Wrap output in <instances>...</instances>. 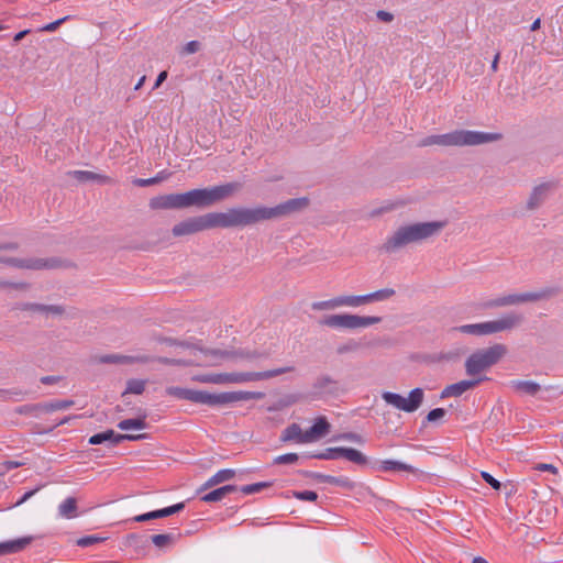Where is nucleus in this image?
<instances>
[{
    "label": "nucleus",
    "instance_id": "obj_20",
    "mask_svg": "<svg viewBox=\"0 0 563 563\" xmlns=\"http://www.w3.org/2000/svg\"><path fill=\"white\" fill-rule=\"evenodd\" d=\"M488 379L487 377H479L476 379H464L460 380L457 383L451 384L446 386L441 391V398H448V397H460L465 391L476 387L479 383L483 380Z\"/></svg>",
    "mask_w": 563,
    "mask_h": 563
},
{
    "label": "nucleus",
    "instance_id": "obj_45",
    "mask_svg": "<svg viewBox=\"0 0 563 563\" xmlns=\"http://www.w3.org/2000/svg\"><path fill=\"white\" fill-rule=\"evenodd\" d=\"M360 343L356 342L355 340L351 339L349 341H346L345 343L343 344H340L338 347H336V353L339 355H343V354H346V353H351V352H355L360 349Z\"/></svg>",
    "mask_w": 563,
    "mask_h": 563
},
{
    "label": "nucleus",
    "instance_id": "obj_17",
    "mask_svg": "<svg viewBox=\"0 0 563 563\" xmlns=\"http://www.w3.org/2000/svg\"><path fill=\"white\" fill-rule=\"evenodd\" d=\"M241 188L242 185L236 181L227 183L210 188H205L206 208L230 198L234 192L239 191Z\"/></svg>",
    "mask_w": 563,
    "mask_h": 563
},
{
    "label": "nucleus",
    "instance_id": "obj_60",
    "mask_svg": "<svg viewBox=\"0 0 563 563\" xmlns=\"http://www.w3.org/2000/svg\"><path fill=\"white\" fill-rule=\"evenodd\" d=\"M536 470L538 471H541V472H551L553 474H556L558 473V468L552 465V464H545V463H539L537 466H536Z\"/></svg>",
    "mask_w": 563,
    "mask_h": 563
},
{
    "label": "nucleus",
    "instance_id": "obj_31",
    "mask_svg": "<svg viewBox=\"0 0 563 563\" xmlns=\"http://www.w3.org/2000/svg\"><path fill=\"white\" fill-rule=\"evenodd\" d=\"M77 501L74 497L66 498L59 506H58V514L63 518L71 519L77 516Z\"/></svg>",
    "mask_w": 563,
    "mask_h": 563
},
{
    "label": "nucleus",
    "instance_id": "obj_14",
    "mask_svg": "<svg viewBox=\"0 0 563 563\" xmlns=\"http://www.w3.org/2000/svg\"><path fill=\"white\" fill-rule=\"evenodd\" d=\"M510 387L520 395H528V396H538L539 393L545 391L549 394L550 397H559L563 394V389L560 386H545L542 387L536 382L532 380H521V379H515L510 382ZM541 399H548V397H540Z\"/></svg>",
    "mask_w": 563,
    "mask_h": 563
},
{
    "label": "nucleus",
    "instance_id": "obj_38",
    "mask_svg": "<svg viewBox=\"0 0 563 563\" xmlns=\"http://www.w3.org/2000/svg\"><path fill=\"white\" fill-rule=\"evenodd\" d=\"M118 428L124 431L143 430L146 428L145 417L122 420L118 423Z\"/></svg>",
    "mask_w": 563,
    "mask_h": 563
},
{
    "label": "nucleus",
    "instance_id": "obj_39",
    "mask_svg": "<svg viewBox=\"0 0 563 563\" xmlns=\"http://www.w3.org/2000/svg\"><path fill=\"white\" fill-rule=\"evenodd\" d=\"M339 307H341L340 296L334 297L329 300L314 301L311 305L312 310H316V311L330 310V309H335Z\"/></svg>",
    "mask_w": 563,
    "mask_h": 563
},
{
    "label": "nucleus",
    "instance_id": "obj_52",
    "mask_svg": "<svg viewBox=\"0 0 563 563\" xmlns=\"http://www.w3.org/2000/svg\"><path fill=\"white\" fill-rule=\"evenodd\" d=\"M334 440H345V441H351V442H355V443H363L362 437L354 432L341 433V434L336 435L334 438Z\"/></svg>",
    "mask_w": 563,
    "mask_h": 563
},
{
    "label": "nucleus",
    "instance_id": "obj_19",
    "mask_svg": "<svg viewBox=\"0 0 563 563\" xmlns=\"http://www.w3.org/2000/svg\"><path fill=\"white\" fill-rule=\"evenodd\" d=\"M556 188L558 183L554 180L541 183L534 186L527 200L526 209L528 211H534L539 209L548 199L549 195Z\"/></svg>",
    "mask_w": 563,
    "mask_h": 563
},
{
    "label": "nucleus",
    "instance_id": "obj_43",
    "mask_svg": "<svg viewBox=\"0 0 563 563\" xmlns=\"http://www.w3.org/2000/svg\"><path fill=\"white\" fill-rule=\"evenodd\" d=\"M271 482H258L250 485H244L240 490L245 495L256 494L262 492L264 488L271 487Z\"/></svg>",
    "mask_w": 563,
    "mask_h": 563
},
{
    "label": "nucleus",
    "instance_id": "obj_58",
    "mask_svg": "<svg viewBox=\"0 0 563 563\" xmlns=\"http://www.w3.org/2000/svg\"><path fill=\"white\" fill-rule=\"evenodd\" d=\"M41 308L43 305L41 303H23L20 306V309L23 311H35L41 313Z\"/></svg>",
    "mask_w": 563,
    "mask_h": 563
},
{
    "label": "nucleus",
    "instance_id": "obj_53",
    "mask_svg": "<svg viewBox=\"0 0 563 563\" xmlns=\"http://www.w3.org/2000/svg\"><path fill=\"white\" fill-rule=\"evenodd\" d=\"M302 474L307 477H311L320 483L329 484L331 475L322 474V473H314V472H302Z\"/></svg>",
    "mask_w": 563,
    "mask_h": 563
},
{
    "label": "nucleus",
    "instance_id": "obj_57",
    "mask_svg": "<svg viewBox=\"0 0 563 563\" xmlns=\"http://www.w3.org/2000/svg\"><path fill=\"white\" fill-rule=\"evenodd\" d=\"M132 184L134 186H137V187H147V186L156 185L154 177H151V178H134L132 180Z\"/></svg>",
    "mask_w": 563,
    "mask_h": 563
},
{
    "label": "nucleus",
    "instance_id": "obj_26",
    "mask_svg": "<svg viewBox=\"0 0 563 563\" xmlns=\"http://www.w3.org/2000/svg\"><path fill=\"white\" fill-rule=\"evenodd\" d=\"M32 541L31 537H24L12 541H5L0 543V555L10 553H16L22 551Z\"/></svg>",
    "mask_w": 563,
    "mask_h": 563
},
{
    "label": "nucleus",
    "instance_id": "obj_1",
    "mask_svg": "<svg viewBox=\"0 0 563 563\" xmlns=\"http://www.w3.org/2000/svg\"><path fill=\"white\" fill-rule=\"evenodd\" d=\"M236 357L255 361L260 358H268L269 353L256 350L228 351L220 349H202L196 343L178 341V365L217 366L221 364L222 360Z\"/></svg>",
    "mask_w": 563,
    "mask_h": 563
},
{
    "label": "nucleus",
    "instance_id": "obj_28",
    "mask_svg": "<svg viewBox=\"0 0 563 563\" xmlns=\"http://www.w3.org/2000/svg\"><path fill=\"white\" fill-rule=\"evenodd\" d=\"M174 514H176V505H172L159 510H154L143 515L135 516L133 520L136 522H144L153 519L165 518Z\"/></svg>",
    "mask_w": 563,
    "mask_h": 563
},
{
    "label": "nucleus",
    "instance_id": "obj_11",
    "mask_svg": "<svg viewBox=\"0 0 563 563\" xmlns=\"http://www.w3.org/2000/svg\"><path fill=\"white\" fill-rule=\"evenodd\" d=\"M16 245L13 243H9L5 245H0V263H3L5 265L22 268V269H45V268H53L56 266V261L54 260H46V258H40V257H12L4 255V251H11L15 250Z\"/></svg>",
    "mask_w": 563,
    "mask_h": 563
},
{
    "label": "nucleus",
    "instance_id": "obj_46",
    "mask_svg": "<svg viewBox=\"0 0 563 563\" xmlns=\"http://www.w3.org/2000/svg\"><path fill=\"white\" fill-rule=\"evenodd\" d=\"M292 496L296 499H299L302 501H317V499H318V494L312 490H302V492L295 490V492H292Z\"/></svg>",
    "mask_w": 563,
    "mask_h": 563
},
{
    "label": "nucleus",
    "instance_id": "obj_10",
    "mask_svg": "<svg viewBox=\"0 0 563 563\" xmlns=\"http://www.w3.org/2000/svg\"><path fill=\"white\" fill-rule=\"evenodd\" d=\"M558 292L555 288H544L539 291H530L523 294H511L490 299L484 303V308L494 309L501 307H509L525 302H533L542 299H548Z\"/></svg>",
    "mask_w": 563,
    "mask_h": 563
},
{
    "label": "nucleus",
    "instance_id": "obj_64",
    "mask_svg": "<svg viewBox=\"0 0 563 563\" xmlns=\"http://www.w3.org/2000/svg\"><path fill=\"white\" fill-rule=\"evenodd\" d=\"M166 78H167V71H165V70H164V71H162V73L158 75V77H157V79H156V81H155V84H154L153 89L158 88V87H159V86H161V85L166 80Z\"/></svg>",
    "mask_w": 563,
    "mask_h": 563
},
{
    "label": "nucleus",
    "instance_id": "obj_47",
    "mask_svg": "<svg viewBox=\"0 0 563 563\" xmlns=\"http://www.w3.org/2000/svg\"><path fill=\"white\" fill-rule=\"evenodd\" d=\"M299 459V455L297 453H286L283 455H278L274 459V464L282 465V464H292L297 462Z\"/></svg>",
    "mask_w": 563,
    "mask_h": 563
},
{
    "label": "nucleus",
    "instance_id": "obj_7",
    "mask_svg": "<svg viewBox=\"0 0 563 563\" xmlns=\"http://www.w3.org/2000/svg\"><path fill=\"white\" fill-rule=\"evenodd\" d=\"M330 423L325 417H318L311 428L302 431L298 423H291L285 428L280 434L282 442H295L299 444L312 443L323 437L330 431Z\"/></svg>",
    "mask_w": 563,
    "mask_h": 563
},
{
    "label": "nucleus",
    "instance_id": "obj_23",
    "mask_svg": "<svg viewBox=\"0 0 563 563\" xmlns=\"http://www.w3.org/2000/svg\"><path fill=\"white\" fill-rule=\"evenodd\" d=\"M371 468L376 472H408L416 473L418 470L413 466L395 460L376 461L371 464Z\"/></svg>",
    "mask_w": 563,
    "mask_h": 563
},
{
    "label": "nucleus",
    "instance_id": "obj_16",
    "mask_svg": "<svg viewBox=\"0 0 563 563\" xmlns=\"http://www.w3.org/2000/svg\"><path fill=\"white\" fill-rule=\"evenodd\" d=\"M241 188L242 185L236 181L227 183L210 188H205L206 208L230 198L234 192L239 191Z\"/></svg>",
    "mask_w": 563,
    "mask_h": 563
},
{
    "label": "nucleus",
    "instance_id": "obj_12",
    "mask_svg": "<svg viewBox=\"0 0 563 563\" xmlns=\"http://www.w3.org/2000/svg\"><path fill=\"white\" fill-rule=\"evenodd\" d=\"M382 398L387 405L393 406L398 410L415 412L423 402L424 391L420 387L413 388L409 391L407 398L393 391H383Z\"/></svg>",
    "mask_w": 563,
    "mask_h": 563
},
{
    "label": "nucleus",
    "instance_id": "obj_48",
    "mask_svg": "<svg viewBox=\"0 0 563 563\" xmlns=\"http://www.w3.org/2000/svg\"><path fill=\"white\" fill-rule=\"evenodd\" d=\"M200 48H201V43L199 41H190L181 48V51L179 52V55L184 56V55H188V54H194V53H197L198 51H200Z\"/></svg>",
    "mask_w": 563,
    "mask_h": 563
},
{
    "label": "nucleus",
    "instance_id": "obj_51",
    "mask_svg": "<svg viewBox=\"0 0 563 563\" xmlns=\"http://www.w3.org/2000/svg\"><path fill=\"white\" fill-rule=\"evenodd\" d=\"M446 415V410L444 408H434L430 410L426 417L427 422H435L442 419Z\"/></svg>",
    "mask_w": 563,
    "mask_h": 563
},
{
    "label": "nucleus",
    "instance_id": "obj_61",
    "mask_svg": "<svg viewBox=\"0 0 563 563\" xmlns=\"http://www.w3.org/2000/svg\"><path fill=\"white\" fill-rule=\"evenodd\" d=\"M3 464L5 467H8V472H9L13 468H18L20 466L25 465V462L24 461H4Z\"/></svg>",
    "mask_w": 563,
    "mask_h": 563
},
{
    "label": "nucleus",
    "instance_id": "obj_3",
    "mask_svg": "<svg viewBox=\"0 0 563 563\" xmlns=\"http://www.w3.org/2000/svg\"><path fill=\"white\" fill-rule=\"evenodd\" d=\"M236 227H243L241 207L228 209L225 212H209L185 219L178 222V235L192 234L214 228Z\"/></svg>",
    "mask_w": 563,
    "mask_h": 563
},
{
    "label": "nucleus",
    "instance_id": "obj_22",
    "mask_svg": "<svg viewBox=\"0 0 563 563\" xmlns=\"http://www.w3.org/2000/svg\"><path fill=\"white\" fill-rule=\"evenodd\" d=\"M186 207L206 208L205 188L192 189L184 194H178V208Z\"/></svg>",
    "mask_w": 563,
    "mask_h": 563
},
{
    "label": "nucleus",
    "instance_id": "obj_21",
    "mask_svg": "<svg viewBox=\"0 0 563 563\" xmlns=\"http://www.w3.org/2000/svg\"><path fill=\"white\" fill-rule=\"evenodd\" d=\"M142 435L134 434H119L113 430H107L104 432L96 433L89 438V444L98 445L104 442H111L112 444H118L124 440L135 441L141 439Z\"/></svg>",
    "mask_w": 563,
    "mask_h": 563
},
{
    "label": "nucleus",
    "instance_id": "obj_62",
    "mask_svg": "<svg viewBox=\"0 0 563 563\" xmlns=\"http://www.w3.org/2000/svg\"><path fill=\"white\" fill-rule=\"evenodd\" d=\"M170 176H172V173L162 170V172L157 173L156 176H154L155 184H159V183L168 179Z\"/></svg>",
    "mask_w": 563,
    "mask_h": 563
},
{
    "label": "nucleus",
    "instance_id": "obj_18",
    "mask_svg": "<svg viewBox=\"0 0 563 563\" xmlns=\"http://www.w3.org/2000/svg\"><path fill=\"white\" fill-rule=\"evenodd\" d=\"M312 394L316 398L336 396L341 391L340 382L328 374L317 376L312 383Z\"/></svg>",
    "mask_w": 563,
    "mask_h": 563
},
{
    "label": "nucleus",
    "instance_id": "obj_40",
    "mask_svg": "<svg viewBox=\"0 0 563 563\" xmlns=\"http://www.w3.org/2000/svg\"><path fill=\"white\" fill-rule=\"evenodd\" d=\"M153 360V356L144 353L124 354V364H147Z\"/></svg>",
    "mask_w": 563,
    "mask_h": 563
},
{
    "label": "nucleus",
    "instance_id": "obj_6",
    "mask_svg": "<svg viewBox=\"0 0 563 563\" xmlns=\"http://www.w3.org/2000/svg\"><path fill=\"white\" fill-rule=\"evenodd\" d=\"M265 396L262 391H224L220 394H210L205 390L188 388H178V398H183L195 404H203L211 407L229 405L242 400L262 399Z\"/></svg>",
    "mask_w": 563,
    "mask_h": 563
},
{
    "label": "nucleus",
    "instance_id": "obj_25",
    "mask_svg": "<svg viewBox=\"0 0 563 563\" xmlns=\"http://www.w3.org/2000/svg\"><path fill=\"white\" fill-rule=\"evenodd\" d=\"M148 206L152 210H170L176 208V194L157 196L150 200Z\"/></svg>",
    "mask_w": 563,
    "mask_h": 563
},
{
    "label": "nucleus",
    "instance_id": "obj_54",
    "mask_svg": "<svg viewBox=\"0 0 563 563\" xmlns=\"http://www.w3.org/2000/svg\"><path fill=\"white\" fill-rule=\"evenodd\" d=\"M482 478L490 485L494 489L499 490L501 487V484L499 481H497L493 475H490L488 472H482L481 473Z\"/></svg>",
    "mask_w": 563,
    "mask_h": 563
},
{
    "label": "nucleus",
    "instance_id": "obj_41",
    "mask_svg": "<svg viewBox=\"0 0 563 563\" xmlns=\"http://www.w3.org/2000/svg\"><path fill=\"white\" fill-rule=\"evenodd\" d=\"M152 542L158 549H165L173 545V534H155L151 537Z\"/></svg>",
    "mask_w": 563,
    "mask_h": 563
},
{
    "label": "nucleus",
    "instance_id": "obj_35",
    "mask_svg": "<svg viewBox=\"0 0 563 563\" xmlns=\"http://www.w3.org/2000/svg\"><path fill=\"white\" fill-rule=\"evenodd\" d=\"M146 379L131 378L126 382V386L124 391L122 393V397L128 394L141 395L144 393L146 387Z\"/></svg>",
    "mask_w": 563,
    "mask_h": 563
},
{
    "label": "nucleus",
    "instance_id": "obj_2",
    "mask_svg": "<svg viewBox=\"0 0 563 563\" xmlns=\"http://www.w3.org/2000/svg\"><path fill=\"white\" fill-rule=\"evenodd\" d=\"M446 225V221L415 222L400 225L389 235L382 250L386 253H395L409 244H421L438 235Z\"/></svg>",
    "mask_w": 563,
    "mask_h": 563
},
{
    "label": "nucleus",
    "instance_id": "obj_32",
    "mask_svg": "<svg viewBox=\"0 0 563 563\" xmlns=\"http://www.w3.org/2000/svg\"><path fill=\"white\" fill-rule=\"evenodd\" d=\"M343 457L356 465H369L368 459L358 450L353 448H344Z\"/></svg>",
    "mask_w": 563,
    "mask_h": 563
},
{
    "label": "nucleus",
    "instance_id": "obj_34",
    "mask_svg": "<svg viewBox=\"0 0 563 563\" xmlns=\"http://www.w3.org/2000/svg\"><path fill=\"white\" fill-rule=\"evenodd\" d=\"M394 295H395V290L393 288L379 289L374 292L363 295L364 305H367V303L374 302V301H383V300L391 298Z\"/></svg>",
    "mask_w": 563,
    "mask_h": 563
},
{
    "label": "nucleus",
    "instance_id": "obj_50",
    "mask_svg": "<svg viewBox=\"0 0 563 563\" xmlns=\"http://www.w3.org/2000/svg\"><path fill=\"white\" fill-rule=\"evenodd\" d=\"M101 363L124 364V354H107L99 358Z\"/></svg>",
    "mask_w": 563,
    "mask_h": 563
},
{
    "label": "nucleus",
    "instance_id": "obj_49",
    "mask_svg": "<svg viewBox=\"0 0 563 563\" xmlns=\"http://www.w3.org/2000/svg\"><path fill=\"white\" fill-rule=\"evenodd\" d=\"M64 312L65 309L59 305H43V308H41L43 314L62 316Z\"/></svg>",
    "mask_w": 563,
    "mask_h": 563
},
{
    "label": "nucleus",
    "instance_id": "obj_63",
    "mask_svg": "<svg viewBox=\"0 0 563 563\" xmlns=\"http://www.w3.org/2000/svg\"><path fill=\"white\" fill-rule=\"evenodd\" d=\"M38 490V488L34 489V490H30V492H26L16 503H15V506H20L22 504H24L27 499H30L36 492Z\"/></svg>",
    "mask_w": 563,
    "mask_h": 563
},
{
    "label": "nucleus",
    "instance_id": "obj_56",
    "mask_svg": "<svg viewBox=\"0 0 563 563\" xmlns=\"http://www.w3.org/2000/svg\"><path fill=\"white\" fill-rule=\"evenodd\" d=\"M68 19V16H64L62 19H58L52 23H48L46 25H44L41 31L42 32H54L57 30V27L63 24L66 20Z\"/></svg>",
    "mask_w": 563,
    "mask_h": 563
},
{
    "label": "nucleus",
    "instance_id": "obj_59",
    "mask_svg": "<svg viewBox=\"0 0 563 563\" xmlns=\"http://www.w3.org/2000/svg\"><path fill=\"white\" fill-rule=\"evenodd\" d=\"M376 16L378 20L386 22V23H389L394 20V15L390 12H387L384 10L377 11Z\"/></svg>",
    "mask_w": 563,
    "mask_h": 563
},
{
    "label": "nucleus",
    "instance_id": "obj_55",
    "mask_svg": "<svg viewBox=\"0 0 563 563\" xmlns=\"http://www.w3.org/2000/svg\"><path fill=\"white\" fill-rule=\"evenodd\" d=\"M101 541V538H98V537H95V536H88V537H84V538H80L78 541H77V544L79 547H90L92 544H96L98 542Z\"/></svg>",
    "mask_w": 563,
    "mask_h": 563
},
{
    "label": "nucleus",
    "instance_id": "obj_42",
    "mask_svg": "<svg viewBox=\"0 0 563 563\" xmlns=\"http://www.w3.org/2000/svg\"><path fill=\"white\" fill-rule=\"evenodd\" d=\"M341 307H360L364 305L363 295L340 296Z\"/></svg>",
    "mask_w": 563,
    "mask_h": 563
},
{
    "label": "nucleus",
    "instance_id": "obj_8",
    "mask_svg": "<svg viewBox=\"0 0 563 563\" xmlns=\"http://www.w3.org/2000/svg\"><path fill=\"white\" fill-rule=\"evenodd\" d=\"M507 353V346L496 343L472 353L465 361V371L470 376L477 375L497 364Z\"/></svg>",
    "mask_w": 563,
    "mask_h": 563
},
{
    "label": "nucleus",
    "instance_id": "obj_36",
    "mask_svg": "<svg viewBox=\"0 0 563 563\" xmlns=\"http://www.w3.org/2000/svg\"><path fill=\"white\" fill-rule=\"evenodd\" d=\"M344 446L327 448L322 452L311 454L309 457L318 460H336L343 457Z\"/></svg>",
    "mask_w": 563,
    "mask_h": 563
},
{
    "label": "nucleus",
    "instance_id": "obj_27",
    "mask_svg": "<svg viewBox=\"0 0 563 563\" xmlns=\"http://www.w3.org/2000/svg\"><path fill=\"white\" fill-rule=\"evenodd\" d=\"M238 487L235 485H224L222 487L216 488L201 497V500L205 503H216L222 500L227 495L236 492Z\"/></svg>",
    "mask_w": 563,
    "mask_h": 563
},
{
    "label": "nucleus",
    "instance_id": "obj_4",
    "mask_svg": "<svg viewBox=\"0 0 563 563\" xmlns=\"http://www.w3.org/2000/svg\"><path fill=\"white\" fill-rule=\"evenodd\" d=\"M308 206L309 199L307 197H300L288 199L287 201H284L275 207H241L243 227L253 225L262 221L288 217L290 214L301 212Z\"/></svg>",
    "mask_w": 563,
    "mask_h": 563
},
{
    "label": "nucleus",
    "instance_id": "obj_5",
    "mask_svg": "<svg viewBox=\"0 0 563 563\" xmlns=\"http://www.w3.org/2000/svg\"><path fill=\"white\" fill-rule=\"evenodd\" d=\"M501 139L499 133H488L471 130H455L445 134L430 135L420 142L421 146H475L495 142Z\"/></svg>",
    "mask_w": 563,
    "mask_h": 563
},
{
    "label": "nucleus",
    "instance_id": "obj_30",
    "mask_svg": "<svg viewBox=\"0 0 563 563\" xmlns=\"http://www.w3.org/2000/svg\"><path fill=\"white\" fill-rule=\"evenodd\" d=\"M235 476V471L231 468H223L218 471L213 476H211L205 484V487H212L218 484L228 482Z\"/></svg>",
    "mask_w": 563,
    "mask_h": 563
},
{
    "label": "nucleus",
    "instance_id": "obj_33",
    "mask_svg": "<svg viewBox=\"0 0 563 563\" xmlns=\"http://www.w3.org/2000/svg\"><path fill=\"white\" fill-rule=\"evenodd\" d=\"M74 405L73 400H52L48 402L37 405V408L45 412H53L59 410H66Z\"/></svg>",
    "mask_w": 563,
    "mask_h": 563
},
{
    "label": "nucleus",
    "instance_id": "obj_9",
    "mask_svg": "<svg viewBox=\"0 0 563 563\" xmlns=\"http://www.w3.org/2000/svg\"><path fill=\"white\" fill-rule=\"evenodd\" d=\"M382 321L380 317L357 316V314H328L318 321L320 325L332 329H357L377 324Z\"/></svg>",
    "mask_w": 563,
    "mask_h": 563
},
{
    "label": "nucleus",
    "instance_id": "obj_37",
    "mask_svg": "<svg viewBox=\"0 0 563 563\" xmlns=\"http://www.w3.org/2000/svg\"><path fill=\"white\" fill-rule=\"evenodd\" d=\"M450 331L475 335V336H484L482 322L453 327Z\"/></svg>",
    "mask_w": 563,
    "mask_h": 563
},
{
    "label": "nucleus",
    "instance_id": "obj_29",
    "mask_svg": "<svg viewBox=\"0 0 563 563\" xmlns=\"http://www.w3.org/2000/svg\"><path fill=\"white\" fill-rule=\"evenodd\" d=\"M195 379L197 382L203 383V384H217V385L231 384L230 373L201 374V375H197L195 377Z\"/></svg>",
    "mask_w": 563,
    "mask_h": 563
},
{
    "label": "nucleus",
    "instance_id": "obj_15",
    "mask_svg": "<svg viewBox=\"0 0 563 563\" xmlns=\"http://www.w3.org/2000/svg\"><path fill=\"white\" fill-rule=\"evenodd\" d=\"M294 366H284L264 372H233L230 373L231 384H243L271 379L273 377L294 372Z\"/></svg>",
    "mask_w": 563,
    "mask_h": 563
},
{
    "label": "nucleus",
    "instance_id": "obj_24",
    "mask_svg": "<svg viewBox=\"0 0 563 563\" xmlns=\"http://www.w3.org/2000/svg\"><path fill=\"white\" fill-rule=\"evenodd\" d=\"M68 175L74 177L78 181H82V183H85V181H96L98 184H111L112 183L111 177L103 175V174L93 173L90 170H73V172H69Z\"/></svg>",
    "mask_w": 563,
    "mask_h": 563
},
{
    "label": "nucleus",
    "instance_id": "obj_13",
    "mask_svg": "<svg viewBox=\"0 0 563 563\" xmlns=\"http://www.w3.org/2000/svg\"><path fill=\"white\" fill-rule=\"evenodd\" d=\"M523 322L522 314L510 311L504 313L500 318L483 323V335H490L499 332H507L518 328Z\"/></svg>",
    "mask_w": 563,
    "mask_h": 563
},
{
    "label": "nucleus",
    "instance_id": "obj_44",
    "mask_svg": "<svg viewBox=\"0 0 563 563\" xmlns=\"http://www.w3.org/2000/svg\"><path fill=\"white\" fill-rule=\"evenodd\" d=\"M329 484L342 487L344 489H353L355 487L354 482L351 481L346 476H332L331 475Z\"/></svg>",
    "mask_w": 563,
    "mask_h": 563
}]
</instances>
